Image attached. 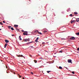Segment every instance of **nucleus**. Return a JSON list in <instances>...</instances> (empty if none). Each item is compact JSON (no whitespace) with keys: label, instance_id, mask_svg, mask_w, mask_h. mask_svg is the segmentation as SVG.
Masks as SVG:
<instances>
[{"label":"nucleus","instance_id":"nucleus-1","mask_svg":"<svg viewBox=\"0 0 79 79\" xmlns=\"http://www.w3.org/2000/svg\"><path fill=\"white\" fill-rule=\"evenodd\" d=\"M68 63H71V64H73V62H72V60L71 59H68Z\"/></svg>","mask_w":79,"mask_h":79},{"label":"nucleus","instance_id":"nucleus-2","mask_svg":"<svg viewBox=\"0 0 79 79\" xmlns=\"http://www.w3.org/2000/svg\"><path fill=\"white\" fill-rule=\"evenodd\" d=\"M27 31H24V32L23 33V34L24 35H27Z\"/></svg>","mask_w":79,"mask_h":79},{"label":"nucleus","instance_id":"nucleus-3","mask_svg":"<svg viewBox=\"0 0 79 79\" xmlns=\"http://www.w3.org/2000/svg\"><path fill=\"white\" fill-rule=\"evenodd\" d=\"M24 41L25 42H27V41L29 42L30 41L29 39V38L28 39H25L24 40Z\"/></svg>","mask_w":79,"mask_h":79},{"label":"nucleus","instance_id":"nucleus-4","mask_svg":"<svg viewBox=\"0 0 79 79\" xmlns=\"http://www.w3.org/2000/svg\"><path fill=\"white\" fill-rule=\"evenodd\" d=\"M76 23V20H71V24H72V23Z\"/></svg>","mask_w":79,"mask_h":79},{"label":"nucleus","instance_id":"nucleus-5","mask_svg":"<svg viewBox=\"0 0 79 79\" xmlns=\"http://www.w3.org/2000/svg\"><path fill=\"white\" fill-rule=\"evenodd\" d=\"M70 39L71 40H74V39H75V37L73 36L72 37L70 38Z\"/></svg>","mask_w":79,"mask_h":79},{"label":"nucleus","instance_id":"nucleus-6","mask_svg":"<svg viewBox=\"0 0 79 79\" xmlns=\"http://www.w3.org/2000/svg\"><path fill=\"white\" fill-rule=\"evenodd\" d=\"M38 40H39V37H37L36 40H35V42H36L37 43V42H38Z\"/></svg>","mask_w":79,"mask_h":79},{"label":"nucleus","instance_id":"nucleus-7","mask_svg":"<svg viewBox=\"0 0 79 79\" xmlns=\"http://www.w3.org/2000/svg\"><path fill=\"white\" fill-rule=\"evenodd\" d=\"M5 42H6V43H8V42H9V41H8V40H5Z\"/></svg>","mask_w":79,"mask_h":79},{"label":"nucleus","instance_id":"nucleus-8","mask_svg":"<svg viewBox=\"0 0 79 79\" xmlns=\"http://www.w3.org/2000/svg\"><path fill=\"white\" fill-rule=\"evenodd\" d=\"M76 21L77 22H78L79 21V18H77L76 19Z\"/></svg>","mask_w":79,"mask_h":79},{"label":"nucleus","instance_id":"nucleus-9","mask_svg":"<svg viewBox=\"0 0 79 79\" xmlns=\"http://www.w3.org/2000/svg\"><path fill=\"white\" fill-rule=\"evenodd\" d=\"M19 39L20 40H22V39H21V35L19 36Z\"/></svg>","mask_w":79,"mask_h":79},{"label":"nucleus","instance_id":"nucleus-10","mask_svg":"<svg viewBox=\"0 0 79 79\" xmlns=\"http://www.w3.org/2000/svg\"><path fill=\"white\" fill-rule=\"evenodd\" d=\"M14 27H18V25H15Z\"/></svg>","mask_w":79,"mask_h":79},{"label":"nucleus","instance_id":"nucleus-11","mask_svg":"<svg viewBox=\"0 0 79 79\" xmlns=\"http://www.w3.org/2000/svg\"><path fill=\"white\" fill-rule=\"evenodd\" d=\"M7 45H8V44H5V45H4V48H6V47L7 46Z\"/></svg>","mask_w":79,"mask_h":79},{"label":"nucleus","instance_id":"nucleus-12","mask_svg":"<svg viewBox=\"0 0 79 79\" xmlns=\"http://www.w3.org/2000/svg\"><path fill=\"white\" fill-rule=\"evenodd\" d=\"M39 31H38V30H35V32L34 33H37V32H38V33H39Z\"/></svg>","mask_w":79,"mask_h":79},{"label":"nucleus","instance_id":"nucleus-13","mask_svg":"<svg viewBox=\"0 0 79 79\" xmlns=\"http://www.w3.org/2000/svg\"><path fill=\"white\" fill-rule=\"evenodd\" d=\"M76 34L77 35H79V32L77 33Z\"/></svg>","mask_w":79,"mask_h":79},{"label":"nucleus","instance_id":"nucleus-14","mask_svg":"<svg viewBox=\"0 0 79 79\" xmlns=\"http://www.w3.org/2000/svg\"><path fill=\"white\" fill-rule=\"evenodd\" d=\"M59 69H63V68H62V67H61V66H59Z\"/></svg>","mask_w":79,"mask_h":79},{"label":"nucleus","instance_id":"nucleus-15","mask_svg":"<svg viewBox=\"0 0 79 79\" xmlns=\"http://www.w3.org/2000/svg\"><path fill=\"white\" fill-rule=\"evenodd\" d=\"M23 56V55H18L17 56H18V57H22V56Z\"/></svg>","mask_w":79,"mask_h":79},{"label":"nucleus","instance_id":"nucleus-16","mask_svg":"<svg viewBox=\"0 0 79 79\" xmlns=\"http://www.w3.org/2000/svg\"><path fill=\"white\" fill-rule=\"evenodd\" d=\"M74 13L75 15H78V13L77 12H74Z\"/></svg>","mask_w":79,"mask_h":79},{"label":"nucleus","instance_id":"nucleus-17","mask_svg":"<svg viewBox=\"0 0 79 79\" xmlns=\"http://www.w3.org/2000/svg\"><path fill=\"white\" fill-rule=\"evenodd\" d=\"M11 30H12V31H14V29H13V27H12L11 28Z\"/></svg>","mask_w":79,"mask_h":79},{"label":"nucleus","instance_id":"nucleus-18","mask_svg":"<svg viewBox=\"0 0 79 79\" xmlns=\"http://www.w3.org/2000/svg\"><path fill=\"white\" fill-rule=\"evenodd\" d=\"M38 34H40V35H42V33H41V32H38Z\"/></svg>","mask_w":79,"mask_h":79},{"label":"nucleus","instance_id":"nucleus-19","mask_svg":"<svg viewBox=\"0 0 79 79\" xmlns=\"http://www.w3.org/2000/svg\"><path fill=\"white\" fill-rule=\"evenodd\" d=\"M11 27V26H9L8 27V28H9V29H10Z\"/></svg>","mask_w":79,"mask_h":79},{"label":"nucleus","instance_id":"nucleus-20","mask_svg":"<svg viewBox=\"0 0 79 79\" xmlns=\"http://www.w3.org/2000/svg\"><path fill=\"white\" fill-rule=\"evenodd\" d=\"M34 61L35 63H37V61L36 60H34Z\"/></svg>","mask_w":79,"mask_h":79},{"label":"nucleus","instance_id":"nucleus-21","mask_svg":"<svg viewBox=\"0 0 79 79\" xmlns=\"http://www.w3.org/2000/svg\"><path fill=\"white\" fill-rule=\"evenodd\" d=\"M16 29L17 31H19V29H18V28H16Z\"/></svg>","mask_w":79,"mask_h":79},{"label":"nucleus","instance_id":"nucleus-22","mask_svg":"<svg viewBox=\"0 0 79 79\" xmlns=\"http://www.w3.org/2000/svg\"><path fill=\"white\" fill-rule=\"evenodd\" d=\"M69 16H71V17H72V16H73V14H70Z\"/></svg>","mask_w":79,"mask_h":79},{"label":"nucleus","instance_id":"nucleus-23","mask_svg":"<svg viewBox=\"0 0 79 79\" xmlns=\"http://www.w3.org/2000/svg\"><path fill=\"white\" fill-rule=\"evenodd\" d=\"M50 72H51V71H47V73H50Z\"/></svg>","mask_w":79,"mask_h":79},{"label":"nucleus","instance_id":"nucleus-24","mask_svg":"<svg viewBox=\"0 0 79 79\" xmlns=\"http://www.w3.org/2000/svg\"><path fill=\"white\" fill-rule=\"evenodd\" d=\"M0 24H1V25H3V23H1L0 22Z\"/></svg>","mask_w":79,"mask_h":79},{"label":"nucleus","instance_id":"nucleus-25","mask_svg":"<svg viewBox=\"0 0 79 79\" xmlns=\"http://www.w3.org/2000/svg\"><path fill=\"white\" fill-rule=\"evenodd\" d=\"M47 32V31H44V33H46V32Z\"/></svg>","mask_w":79,"mask_h":79},{"label":"nucleus","instance_id":"nucleus-26","mask_svg":"<svg viewBox=\"0 0 79 79\" xmlns=\"http://www.w3.org/2000/svg\"><path fill=\"white\" fill-rule=\"evenodd\" d=\"M29 55L30 57H32V56L30 54V55Z\"/></svg>","mask_w":79,"mask_h":79},{"label":"nucleus","instance_id":"nucleus-27","mask_svg":"<svg viewBox=\"0 0 79 79\" xmlns=\"http://www.w3.org/2000/svg\"><path fill=\"white\" fill-rule=\"evenodd\" d=\"M2 23H5V21H2Z\"/></svg>","mask_w":79,"mask_h":79},{"label":"nucleus","instance_id":"nucleus-28","mask_svg":"<svg viewBox=\"0 0 79 79\" xmlns=\"http://www.w3.org/2000/svg\"><path fill=\"white\" fill-rule=\"evenodd\" d=\"M77 50H78V51H79V48H78L77 49Z\"/></svg>","mask_w":79,"mask_h":79},{"label":"nucleus","instance_id":"nucleus-29","mask_svg":"<svg viewBox=\"0 0 79 79\" xmlns=\"http://www.w3.org/2000/svg\"><path fill=\"white\" fill-rule=\"evenodd\" d=\"M31 74H33V72H31Z\"/></svg>","mask_w":79,"mask_h":79},{"label":"nucleus","instance_id":"nucleus-30","mask_svg":"<svg viewBox=\"0 0 79 79\" xmlns=\"http://www.w3.org/2000/svg\"><path fill=\"white\" fill-rule=\"evenodd\" d=\"M30 47H31V48H33V46H30Z\"/></svg>","mask_w":79,"mask_h":79},{"label":"nucleus","instance_id":"nucleus-31","mask_svg":"<svg viewBox=\"0 0 79 79\" xmlns=\"http://www.w3.org/2000/svg\"><path fill=\"white\" fill-rule=\"evenodd\" d=\"M12 35V37L13 36H15V35Z\"/></svg>","mask_w":79,"mask_h":79},{"label":"nucleus","instance_id":"nucleus-32","mask_svg":"<svg viewBox=\"0 0 79 79\" xmlns=\"http://www.w3.org/2000/svg\"><path fill=\"white\" fill-rule=\"evenodd\" d=\"M72 74H74V72H72Z\"/></svg>","mask_w":79,"mask_h":79},{"label":"nucleus","instance_id":"nucleus-33","mask_svg":"<svg viewBox=\"0 0 79 79\" xmlns=\"http://www.w3.org/2000/svg\"><path fill=\"white\" fill-rule=\"evenodd\" d=\"M27 45H28V44H29V42H28V43H27Z\"/></svg>","mask_w":79,"mask_h":79},{"label":"nucleus","instance_id":"nucleus-34","mask_svg":"<svg viewBox=\"0 0 79 79\" xmlns=\"http://www.w3.org/2000/svg\"><path fill=\"white\" fill-rule=\"evenodd\" d=\"M60 53H62V51H60Z\"/></svg>","mask_w":79,"mask_h":79},{"label":"nucleus","instance_id":"nucleus-35","mask_svg":"<svg viewBox=\"0 0 79 79\" xmlns=\"http://www.w3.org/2000/svg\"><path fill=\"white\" fill-rule=\"evenodd\" d=\"M21 76H19V78H21Z\"/></svg>","mask_w":79,"mask_h":79},{"label":"nucleus","instance_id":"nucleus-36","mask_svg":"<svg viewBox=\"0 0 79 79\" xmlns=\"http://www.w3.org/2000/svg\"><path fill=\"white\" fill-rule=\"evenodd\" d=\"M29 44H31V43H32V42H28Z\"/></svg>","mask_w":79,"mask_h":79},{"label":"nucleus","instance_id":"nucleus-37","mask_svg":"<svg viewBox=\"0 0 79 79\" xmlns=\"http://www.w3.org/2000/svg\"><path fill=\"white\" fill-rule=\"evenodd\" d=\"M42 44H45V43L43 42Z\"/></svg>","mask_w":79,"mask_h":79},{"label":"nucleus","instance_id":"nucleus-38","mask_svg":"<svg viewBox=\"0 0 79 79\" xmlns=\"http://www.w3.org/2000/svg\"><path fill=\"white\" fill-rule=\"evenodd\" d=\"M2 30V29H0V31H1Z\"/></svg>","mask_w":79,"mask_h":79},{"label":"nucleus","instance_id":"nucleus-39","mask_svg":"<svg viewBox=\"0 0 79 79\" xmlns=\"http://www.w3.org/2000/svg\"><path fill=\"white\" fill-rule=\"evenodd\" d=\"M23 79H24V77H23Z\"/></svg>","mask_w":79,"mask_h":79},{"label":"nucleus","instance_id":"nucleus-40","mask_svg":"<svg viewBox=\"0 0 79 79\" xmlns=\"http://www.w3.org/2000/svg\"><path fill=\"white\" fill-rule=\"evenodd\" d=\"M22 32H24V30H23Z\"/></svg>","mask_w":79,"mask_h":79},{"label":"nucleus","instance_id":"nucleus-41","mask_svg":"<svg viewBox=\"0 0 79 79\" xmlns=\"http://www.w3.org/2000/svg\"><path fill=\"white\" fill-rule=\"evenodd\" d=\"M2 27H3V26H2Z\"/></svg>","mask_w":79,"mask_h":79}]
</instances>
